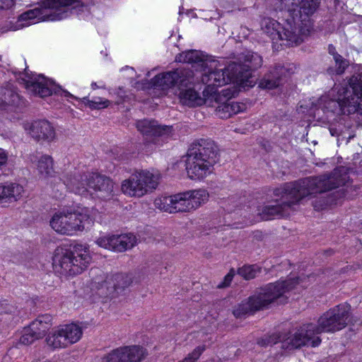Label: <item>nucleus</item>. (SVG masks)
Here are the masks:
<instances>
[{"label":"nucleus","mask_w":362,"mask_h":362,"mask_svg":"<svg viewBox=\"0 0 362 362\" xmlns=\"http://www.w3.org/2000/svg\"><path fill=\"white\" fill-rule=\"evenodd\" d=\"M46 342L49 347L54 349L65 348L69 346L61 327L49 334L46 338Z\"/></svg>","instance_id":"obj_29"},{"label":"nucleus","mask_w":362,"mask_h":362,"mask_svg":"<svg viewBox=\"0 0 362 362\" xmlns=\"http://www.w3.org/2000/svg\"><path fill=\"white\" fill-rule=\"evenodd\" d=\"M235 275V270L231 269L230 272L225 276L223 281L218 285V288H222L228 286Z\"/></svg>","instance_id":"obj_41"},{"label":"nucleus","mask_w":362,"mask_h":362,"mask_svg":"<svg viewBox=\"0 0 362 362\" xmlns=\"http://www.w3.org/2000/svg\"><path fill=\"white\" fill-rule=\"evenodd\" d=\"M10 64L7 59H3V57L0 55V67L6 68Z\"/></svg>","instance_id":"obj_47"},{"label":"nucleus","mask_w":362,"mask_h":362,"mask_svg":"<svg viewBox=\"0 0 362 362\" xmlns=\"http://www.w3.org/2000/svg\"><path fill=\"white\" fill-rule=\"evenodd\" d=\"M8 156L4 150L0 148V167L5 165L7 162Z\"/></svg>","instance_id":"obj_45"},{"label":"nucleus","mask_w":362,"mask_h":362,"mask_svg":"<svg viewBox=\"0 0 362 362\" xmlns=\"http://www.w3.org/2000/svg\"><path fill=\"white\" fill-rule=\"evenodd\" d=\"M209 197L204 189L187 191L173 196L162 197L156 199V208L168 213L189 211L198 208Z\"/></svg>","instance_id":"obj_7"},{"label":"nucleus","mask_w":362,"mask_h":362,"mask_svg":"<svg viewBox=\"0 0 362 362\" xmlns=\"http://www.w3.org/2000/svg\"><path fill=\"white\" fill-rule=\"evenodd\" d=\"M52 316L50 315H43L39 316L35 320L33 321L28 326L34 335L40 339L43 338L49 329L51 328Z\"/></svg>","instance_id":"obj_25"},{"label":"nucleus","mask_w":362,"mask_h":362,"mask_svg":"<svg viewBox=\"0 0 362 362\" xmlns=\"http://www.w3.org/2000/svg\"><path fill=\"white\" fill-rule=\"evenodd\" d=\"M0 102L1 106L19 105L20 96L13 89L10 88H0Z\"/></svg>","instance_id":"obj_30"},{"label":"nucleus","mask_w":362,"mask_h":362,"mask_svg":"<svg viewBox=\"0 0 362 362\" xmlns=\"http://www.w3.org/2000/svg\"><path fill=\"white\" fill-rule=\"evenodd\" d=\"M192 79V75L190 76V80ZM191 83V81L189 82ZM189 83H187V86L180 87V93L179 98L180 102L189 107H194L202 105L204 100V99L199 95V93L195 91L194 88L192 87H188Z\"/></svg>","instance_id":"obj_24"},{"label":"nucleus","mask_w":362,"mask_h":362,"mask_svg":"<svg viewBox=\"0 0 362 362\" xmlns=\"http://www.w3.org/2000/svg\"><path fill=\"white\" fill-rule=\"evenodd\" d=\"M192 72L182 69H177L175 71L163 73L156 76L151 80V86L154 88L166 90L175 85L178 87L187 86L190 82Z\"/></svg>","instance_id":"obj_14"},{"label":"nucleus","mask_w":362,"mask_h":362,"mask_svg":"<svg viewBox=\"0 0 362 362\" xmlns=\"http://www.w3.org/2000/svg\"><path fill=\"white\" fill-rule=\"evenodd\" d=\"M262 64V57L256 52L247 51L241 54L240 62L230 63V70L234 71L235 76H240L241 82L246 80L251 71L259 68Z\"/></svg>","instance_id":"obj_15"},{"label":"nucleus","mask_w":362,"mask_h":362,"mask_svg":"<svg viewBox=\"0 0 362 362\" xmlns=\"http://www.w3.org/2000/svg\"><path fill=\"white\" fill-rule=\"evenodd\" d=\"M349 86L356 95L355 101H362V72L353 75L349 79Z\"/></svg>","instance_id":"obj_34"},{"label":"nucleus","mask_w":362,"mask_h":362,"mask_svg":"<svg viewBox=\"0 0 362 362\" xmlns=\"http://www.w3.org/2000/svg\"><path fill=\"white\" fill-rule=\"evenodd\" d=\"M206 346L201 345L197 346L191 353H189L182 361L179 362H196L202 353L205 351Z\"/></svg>","instance_id":"obj_38"},{"label":"nucleus","mask_w":362,"mask_h":362,"mask_svg":"<svg viewBox=\"0 0 362 362\" xmlns=\"http://www.w3.org/2000/svg\"><path fill=\"white\" fill-rule=\"evenodd\" d=\"M346 175H342L339 169L331 173L316 177H308L293 182L285 183L274 191L275 197H280L274 203L262 207L259 214L262 219L270 220L283 217L304 197L313 194H323L345 184Z\"/></svg>","instance_id":"obj_1"},{"label":"nucleus","mask_w":362,"mask_h":362,"mask_svg":"<svg viewBox=\"0 0 362 362\" xmlns=\"http://www.w3.org/2000/svg\"><path fill=\"white\" fill-rule=\"evenodd\" d=\"M328 52L329 54L332 56L333 58L336 57V56L339 55V54L336 51L335 47L332 45H329Z\"/></svg>","instance_id":"obj_46"},{"label":"nucleus","mask_w":362,"mask_h":362,"mask_svg":"<svg viewBox=\"0 0 362 362\" xmlns=\"http://www.w3.org/2000/svg\"><path fill=\"white\" fill-rule=\"evenodd\" d=\"M14 4V0H0V9H8Z\"/></svg>","instance_id":"obj_43"},{"label":"nucleus","mask_w":362,"mask_h":362,"mask_svg":"<svg viewBox=\"0 0 362 362\" xmlns=\"http://www.w3.org/2000/svg\"><path fill=\"white\" fill-rule=\"evenodd\" d=\"M329 132L331 135L334 136H338L339 135V131L336 127H330Z\"/></svg>","instance_id":"obj_48"},{"label":"nucleus","mask_w":362,"mask_h":362,"mask_svg":"<svg viewBox=\"0 0 362 362\" xmlns=\"http://www.w3.org/2000/svg\"><path fill=\"white\" fill-rule=\"evenodd\" d=\"M84 177L82 181L86 182V185L93 191L91 194L95 193L103 199L112 195L113 182L109 177L98 173H88Z\"/></svg>","instance_id":"obj_19"},{"label":"nucleus","mask_w":362,"mask_h":362,"mask_svg":"<svg viewBox=\"0 0 362 362\" xmlns=\"http://www.w3.org/2000/svg\"><path fill=\"white\" fill-rule=\"evenodd\" d=\"M202 52L192 49L177 54L175 61L181 63L194 64L204 62Z\"/></svg>","instance_id":"obj_31"},{"label":"nucleus","mask_w":362,"mask_h":362,"mask_svg":"<svg viewBox=\"0 0 362 362\" xmlns=\"http://www.w3.org/2000/svg\"><path fill=\"white\" fill-rule=\"evenodd\" d=\"M214 70H210L205 72L202 77V81L204 83L207 84L208 86L213 88L223 86L229 83H238L241 82L240 76H235L233 71L230 70V64L223 69H217L215 65Z\"/></svg>","instance_id":"obj_18"},{"label":"nucleus","mask_w":362,"mask_h":362,"mask_svg":"<svg viewBox=\"0 0 362 362\" xmlns=\"http://www.w3.org/2000/svg\"><path fill=\"white\" fill-rule=\"evenodd\" d=\"M8 184L0 185V201L6 200L9 202Z\"/></svg>","instance_id":"obj_42"},{"label":"nucleus","mask_w":362,"mask_h":362,"mask_svg":"<svg viewBox=\"0 0 362 362\" xmlns=\"http://www.w3.org/2000/svg\"><path fill=\"white\" fill-rule=\"evenodd\" d=\"M104 283L108 289H112L110 292L119 293L129 286L132 283V279L127 274L118 273L107 276Z\"/></svg>","instance_id":"obj_23"},{"label":"nucleus","mask_w":362,"mask_h":362,"mask_svg":"<svg viewBox=\"0 0 362 362\" xmlns=\"http://www.w3.org/2000/svg\"><path fill=\"white\" fill-rule=\"evenodd\" d=\"M60 327L69 346L77 342L82 336L81 327L76 324L65 325Z\"/></svg>","instance_id":"obj_28"},{"label":"nucleus","mask_w":362,"mask_h":362,"mask_svg":"<svg viewBox=\"0 0 362 362\" xmlns=\"http://www.w3.org/2000/svg\"><path fill=\"white\" fill-rule=\"evenodd\" d=\"M245 109V105L238 102L227 101L218 106L216 112L221 118H228L232 115L243 112Z\"/></svg>","instance_id":"obj_27"},{"label":"nucleus","mask_w":362,"mask_h":362,"mask_svg":"<svg viewBox=\"0 0 362 362\" xmlns=\"http://www.w3.org/2000/svg\"><path fill=\"white\" fill-rule=\"evenodd\" d=\"M12 312V307L0 300V314Z\"/></svg>","instance_id":"obj_44"},{"label":"nucleus","mask_w":362,"mask_h":362,"mask_svg":"<svg viewBox=\"0 0 362 362\" xmlns=\"http://www.w3.org/2000/svg\"><path fill=\"white\" fill-rule=\"evenodd\" d=\"M37 339L39 338L34 335L33 332H31L28 327L24 329L23 333L19 339V343L23 345H29Z\"/></svg>","instance_id":"obj_39"},{"label":"nucleus","mask_w":362,"mask_h":362,"mask_svg":"<svg viewBox=\"0 0 362 362\" xmlns=\"http://www.w3.org/2000/svg\"><path fill=\"white\" fill-rule=\"evenodd\" d=\"M9 202L17 201L22 197L24 189L22 185L17 183H9Z\"/></svg>","instance_id":"obj_36"},{"label":"nucleus","mask_w":362,"mask_h":362,"mask_svg":"<svg viewBox=\"0 0 362 362\" xmlns=\"http://www.w3.org/2000/svg\"><path fill=\"white\" fill-rule=\"evenodd\" d=\"M29 134L37 141L52 142L56 137V132L53 125L46 119L33 121L28 127Z\"/></svg>","instance_id":"obj_20"},{"label":"nucleus","mask_w":362,"mask_h":362,"mask_svg":"<svg viewBox=\"0 0 362 362\" xmlns=\"http://www.w3.org/2000/svg\"><path fill=\"white\" fill-rule=\"evenodd\" d=\"M90 261L86 246L75 245L69 248L57 247L52 258V264L55 272L64 276H74L83 272Z\"/></svg>","instance_id":"obj_5"},{"label":"nucleus","mask_w":362,"mask_h":362,"mask_svg":"<svg viewBox=\"0 0 362 362\" xmlns=\"http://www.w3.org/2000/svg\"><path fill=\"white\" fill-rule=\"evenodd\" d=\"M87 174H84L75 175L73 177H66V180H64V185H66L71 192L75 194L85 195L88 192H90V189L86 185V182L82 181V179H84V177Z\"/></svg>","instance_id":"obj_26"},{"label":"nucleus","mask_w":362,"mask_h":362,"mask_svg":"<svg viewBox=\"0 0 362 362\" xmlns=\"http://www.w3.org/2000/svg\"><path fill=\"white\" fill-rule=\"evenodd\" d=\"M27 79L23 78L25 88L35 95L45 98L52 93H57L61 88L54 84L52 81L45 78L43 75H35L25 69Z\"/></svg>","instance_id":"obj_12"},{"label":"nucleus","mask_w":362,"mask_h":362,"mask_svg":"<svg viewBox=\"0 0 362 362\" xmlns=\"http://www.w3.org/2000/svg\"><path fill=\"white\" fill-rule=\"evenodd\" d=\"M337 98H332L329 95H324L319 98L318 109L324 112H331L336 115H351L357 112L362 115V109L359 101H355L356 95L348 85L337 91Z\"/></svg>","instance_id":"obj_8"},{"label":"nucleus","mask_w":362,"mask_h":362,"mask_svg":"<svg viewBox=\"0 0 362 362\" xmlns=\"http://www.w3.org/2000/svg\"><path fill=\"white\" fill-rule=\"evenodd\" d=\"M298 283V278H290L268 284L250 296L247 301L242 302L235 307L233 313L235 317L242 318L247 315L268 308L278 300L282 302L284 300V294L293 290Z\"/></svg>","instance_id":"obj_3"},{"label":"nucleus","mask_w":362,"mask_h":362,"mask_svg":"<svg viewBox=\"0 0 362 362\" xmlns=\"http://www.w3.org/2000/svg\"><path fill=\"white\" fill-rule=\"evenodd\" d=\"M218 160V148L209 139L193 144L185 156V170L191 180H202L210 175Z\"/></svg>","instance_id":"obj_4"},{"label":"nucleus","mask_w":362,"mask_h":362,"mask_svg":"<svg viewBox=\"0 0 362 362\" xmlns=\"http://www.w3.org/2000/svg\"><path fill=\"white\" fill-rule=\"evenodd\" d=\"M342 193L336 192L329 194L327 197H321L319 199H315L313 202V205L315 210H322L329 205L337 204V199H339Z\"/></svg>","instance_id":"obj_32"},{"label":"nucleus","mask_w":362,"mask_h":362,"mask_svg":"<svg viewBox=\"0 0 362 362\" xmlns=\"http://www.w3.org/2000/svg\"><path fill=\"white\" fill-rule=\"evenodd\" d=\"M351 306L348 303L339 304L324 313L317 324L306 323L294 332L284 335L273 334L259 342L262 346L281 344L283 349L293 350L305 346H318L321 339L317 335L322 333H334L345 328L348 325Z\"/></svg>","instance_id":"obj_2"},{"label":"nucleus","mask_w":362,"mask_h":362,"mask_svg":"<svg viewBox=\"0 0 362 362\" xmlns=\"http://www.w3.org/2000/svg\"><path fill=\"white\" fill-rule=\"evenodd\" d=\"M287 69L280 64L276 65L259 82V87L272 89L279 86L281 80L286 77Z\"/></svg>","instance_id":"obj_22"},{"label":"nucleus","mask_w":362,"mask_h":362,"mask_svg":"<svg viewBox=\"0 0 362 362\" xmlns=\"http://www.w3.org/2000/svg\"><path fill=\"white\" fill-rule=\"evenodd\" d=\"M136 243V237L132 233L103 236L96 240L100 247L117 252L132 248Z\"/></svg>","instance_id":"obj_17"},{"label":"nucleus","mask_w":362,"mask_h":362,"mask_svg":"<svg viewBox=\"0 0 362 362\" xmlns=\"http://www.w3.org/2000/svg\"><path fill=\"white\" fill-rule=\"evenodd\" d=\"M335 63L334 72L336 74L341 75L344 73L345 70L349 66V62L341 55L336 56L333 58Z\"/></svg>","instance_id":"obj_37"},{"label":"nucleus","mask_w":362,"mask_h":362,"mask_svg":"<svg viewBox=\"0 0 362 362\" xmlns=\"http://www.w3.org/2000/svg\"><path fill=\"white\" fill-rule=\"evenodd\" d=\"M110 100L98 98L95 100H88V106L92 109H101L107 107L110 105Z\"/></svg>","instance_id":"obj_40"},{"label":"nucleus","mask_w":362,"mask_h":362,"mask_svg":"<svg viewBox=\"0 0 362 362\" xmlns=\"http://www.w3.org/2000/svg\"><path fill=\"white\" fill-rule=\"evenodd\" d=\"M37 168L39 173L44 176H51L53 170V160L49 156H42L37 161Z\"/></svg>","instance_id":"obj_33"},{"label":"nucleus","mask_w":362,"mask_h":362,"mask_svg":"<svg viewBox=\"0 0 362 362\" xmlns=\"http://www.w3.org/2000/svg\"><path fill=\"white\" fill-rule=\"evenodd\" d=\"M63 93H64V95L65 97H67V98H75L76 99V98L75 96H74L73 95H71L69 92L66 91V90H62Z\"/></svg>","instance_id":"obj_49"},{"label":"nucleus","mask_w":362,"mask_h":362,"mask_svg":"<svg viewBox=\"0 0 362 362\" xmlns=\"http://www.w3.org/2000/svg\"><path fill=\"white\" fill-rule=\"evenodd\" d=\"M294 25L287 23L285 27L272 18H265L262 22V29L272 40L285 41L283 45L293 46L300 44L304 36L307 35L308 29L296 26V18L293 19Z\"/></svg>","instance_id":"obj_9"},{"label":"nucleus","mask_w":362,"mask_h":362,"mask_svg":"<svg viewBox=\"0 0 362 362\" xmlns=\"http://www.w3.org/2000/svg\"><path fill=\"white\" fill-rule=\"evenodd\" d=\"M320 4V0H292V5L296 6L298 8L299 18L298 21H296V25L298 22L302 24L303 22L308 21L309 18L313 16ZM305 26L307 27V23H304ZM300 28H303V27ZM307 29V28H304ZM309 30V28H308Z\"/></svg>","instance_id":"obj_21"},{"label":"nucleus","mask_w":362,"mask_h":362,"mask_svg":"<svg viewBox=\"0 0 362 362\" xmlns=\"http://www.w3.org/2000/svg\"><path fill=\"white\" fill-rule=\"evenodd\" d=\"M146 356V350L140 346H123L104 356L101 362H140Z\"/></svg>","instance_id":"obj_16"},{"label":"nucleus","mask_w":362,"mask_h":362,"mask_svg":"<svg viewBox=\"0 0 362 362\" xmlns=\"http://www.w3.org/2000/svg\"><path fill=\"white\" fill-rule=\"evenodd\" d=\"M136 127L147 139L155 144L164 141L173 135V126L160 125L157 121L148 119L137 121Z\"/></svg>","instance_id":"obj_13"},{"label":"nucleus","mask_w":362,"mask_h":362,"mask_svg":"<svg viewBox=\"0 0 362 362\" xmlns=\"http://www.w3.org/2000/svg\"><path fill=\"white\" fill-rule=\"evenodd\" d=\"M261 270V267L257 264L244 265L238 269V274L245 280H250L255 278Z\"/></svg>","instance_id":"obj_35"},{"label":"nucleus","mask_w":362,"mask_h":362,"mask_svg":"<svg viewBox=\"0 0 362 362\" xmlns=\"http://www.w3.org/2000/svg\"><path fill=\"white\" fill-rule=\"evenodd\" d=\"M91 86H92V88H93V89H95V88H98V86L96 85V83H95V82H93V83H91Z\"/></svg>","instance_id":"obj_50"},{"label":"nucleus","mask_w":362,"mask_h":362,"mask_svg":"<svg viewBox=\"0 0 362 362\" xmlns=\"http://www.w3.org/2000/svg\"><path fill=\"white\" fill-rule=\"evenodd\" d=\"M158 185V177L147 170H141L132 174L128 180L123 181L122 192L131 197H142L152 192Z\"/></svg>","instance_id":"obj_11"},{"label":"nucleus","mask_w":362,"mask_h":362,"mask_svg":"<svg viewBox=\"0 0 362 362\" xmlns=\"http://www.w3.org/2000/svg\"><path fill=\"white\" fill-rule=\"evenodd\" d=\"M93 223V220L86 213L64 210L55 213L50 220V226L58 233L71 235L82 231Z\"/></svg>","instance_id":"obj_10"},{"label":"nucleus","mask_w":362,"mask_h":362,"mask_svg":"<svg viewBox=\"0 0 362 362\" xmlns=\"http://www.w3.org/2000/svg\"><path fill=\"white\" fill-rule=\"evenodd\" d=\"M80 0H45L37 6L30 9L18 16V28H21L40 21H56L66 18L68 8Z\"/></svg>","instance_id":"obj_6"},{"label":"nucleus","mask_w":362,"mask_h":362,"mask_svg":"<svg viewBox=\"0 0 362 362\" xmlns=\"http://www.w3.org/2000/svg\"><path fill=\"white\" fill-rule=\"evenodd\" d=\"M326 252L328 253V255H330L332 253V250H327Z\"/></svg>","instance_id":"obj_51"}]
</instances>
